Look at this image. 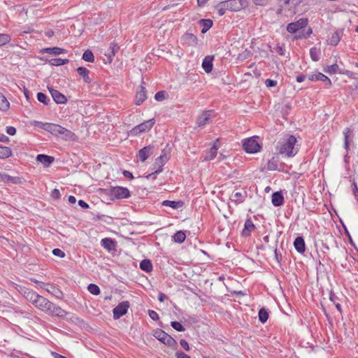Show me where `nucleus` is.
I'll return each instance as SVG.
<instances>
[{"instance_id":"40","label":"nucleus","mask_w":358,"mask_h":358,"mask_svg":"<svg viewBox=\"0 0 358 358\" xmlns=\"http://www.w3.org/2000/svg\"><path fill=\"white\" fill-rule=\"evenodd\" d=\"M232 197H233L232 200L235 203H243L245 199L246 198V194L245 193L243 194L241 192H236L232 194Z\"/></svg>"},{"instance_id":"16","label":"nucleus","mask_w":358,"mask_h":358,"mask_svg":"<svg viewBox=\"0 0 358 358\" xmlns=\"http://www.w3.org/2000/svg\"><path fill=\"white\" fill-rule=\"evenodd\" d=\"M343 35V29H338L336 31L331 33L327 39V42L329 45L336 46L341 41L342 36Z\"/></svg>"},{"instance_id":"58","label":"nucleus","mask_w":358,"mask_h":358,"mask_svg":"<svg viewBox=\"0 0 358 358\" xmlns=\"http://www.w3.org/2000/svg\"><path fill=\"white\" fill-rule=\"evenodd\" d=\"M265 85L267 87H273L277 85V81L271 79H266L265 80Z\"/></svg>"},{"instance_id":"43","label":"nucleus","mask_w":358,"mask_h":358,"mask_svg":"<svg viewBox=\"0 0 358 358\" xmlns=\"http://www.w3.org/2000/svg\"><path fill=\"white\" fill-rule=\"evenodd\" d=\"M320 50L315 47H313L310 50V56L314 62H317L320 59Z\"/></svg>"},{"instance_id":"55","label":"nucleus","mask_w":358,"mask_h":358,"mask_svg":"<svg viewBox=\"0 0 358 358\" xmlns=\"http://www.w3.org/2000/svg\"><path fill=\"white\" fill-rule=\"evenodd\" d=\"M339 73L346 75L348 77L355 79L356 78V73L350 71L349 70H344L342 71H339Z\"/></svg>"},{"instance_id":"61","label":"nucleus","mask_w":358,"mask_h":358,"mask_svg":"<svg viewBox=\"0 0 358 358\" xmlns=\"http://www.w3.org/2000/svg\"><path fill=\"white\" fill-rule=\"evenodd\" d=\"M274 254H275V259L278 263H280L282 261V255L281 253L278 250L277 248L274 250Z\"/></svg>"},{"instance_id":"23","label":"nucleus","mask_w":358,"mask_h":358,"mask_svg":"<svg viewBox=\"0 0 358 358\" xmlns=\"http://www.w3.org/2000/svg\"><path fill=\"white\" fill-rule=\"evenodd\" d=\"M294 246L298 252L303 254L306 250V244L302 236L296 237L294 241Z\"/></svg>"},{"instance_id":"2","label":"nucleus","mask_w":358,"mask_h":358,"mask_svg":"<svg viewBox=\"0 0 358 358\" xmlns=\"http://www.w3.org/2000/svg\"><path fill=\"white\" fill-rule=\"evenodd\" d=\"M51 317H64L68 313L60 306L42 296L36 307Z\"/></svg>"},{"instance_id":"22","label":"nucleus","mask_w":358,"mask_h":358,"mask_svg":"<svg viewBox=\"0 0 358 358\" xmlns=\"http://www.w3.org/2000/svg\"><path fill=\"white\" fill-rule=\"evenodd\" d=\"M120 47L117 43H111L108 50L106 52L105 55L107 57L109 62H111L113 57L118 52Z\"/></svg>"},{"instance_id":"13","label":"nucleus","mask_w":358,"mask_h":358,"mask_svg":"<svg viewBox=\"0 0 358 358\" xmlns=\"http://www.w3.org/2000/svg\"><path fill=\"white\" fill-rule=\"evenodd\" d=\"M48 90L53 99V100L58 104H64L67 101L66 97L59 92L58 90L53 89L52 87H48Z\"/></svg>"},{"instance_id":"7","label":"nucleus","mask_w":358,"mask_h":358,"mask_svg":"<svg viewBox=\"0 0 358 358\" xmlns=\"http://www.w3.org/2000/svg\"><path fill=\"white\" fill-rule=\"evenodd\" d=\"M215 117V112L213 110L203 111L196 118V124L198 127H203L212 122V120Z\"/></svg>"},{"instance_id":"18","label":"nucleus","mask_w":358,"mask_h":358,"mask_svg":"<svg viewBox=\"0 0 358 358\" xmlns=\"http://www.w3.org/2000/svg\"><path fill=\"white\" fill-rule=\"evenodd\" d=\"M153 148L154 146L150 145L141 149L137 155L138 159L143 162H145L152 154Z\"/></svg>"},{"instance_id":"29","label":"nucleus","mask_w":358,"mask_h":358,"mask_svg":"<svg viewBox=\"0 0 358 358\" xmlns=\"http://www.w3.org/2000/svg\"><path fill=\"white\" fill-rule=\"evenodd\" d=\"M101 246L108 251L114 250L116 246L115 241L110 238H103L101 241Z\"/></svg>"},{"instance_id":"3","label":"nucleus","mask_w":358,"mask_h":358,"mask_svg":"<svg viewBox=\"0 0 358 358\" xmlns=\"http://www.w3.org/2000/svg\"><path fill=\"white\" fill-rule=\"evenodd\" d=\"M248 6V0H227L222 1L215 6L219 16L225 14L227 10L237 12Z\"/></svg>"},{"instance_id":"21","label":"nucleus","mask_w":358,"mask_h":358,"mask_svg":"<svg viewBox=\"0 0 358 358\" xmlns=\"http://www.w3.org/2000/svg\"><path fill=\"white\" fill-rule=\"evenodd\" d=\"M272 204L275 207L281 206L284 203V196L281 192H275L272 194Z\"/></svg>"},{"instance_id":"26","label":"nucleus","mask_w":358,"mask_h":358,"mask_svg":"<svg viewBox=\"0 0 358 358\" xmlns=\"http://www.w3.org/2000/svg\"><path fill=\"white\" fill-rule=\"evenodd\" d=\"M42 53H48L53 55H59L66 52V50L64 48L59 47L46 48L41 50Z\"/></svg>"},{"instance_id":"30","label":"nucleus","mask_w":358,"mask_h":358,"mask_svg":"<svg viewBox=\"0 0 358 358\" xmlns=\"http://www.w3.org/2000/svg\"><path fill=\"white\" fill-rule=\"evenodd\" d=\"M162 205L164 206H169L172 208L173 209H178L182 208L184 205V202L182 201H169L164 200L162 201Z\"/></svg>"},{"instance_id":"4","label":"nucleus","mask_w":358,"mask_h":358,"mask_svg":"<svg viewBox=\"0 0 358 358\" xmlns=\"http://www.w3.org/2000/svg\"><path fill=\"white\" fill-rule=\"evenodd\" d=\"M155 124V119L151 118L150 120H145L143 122L136 125L134 128H132L129 132V135L131 136H137L141 135L143 133H145L149 131L152 127Z\"/></svg>"},{"instance_id":"34","label":"nucleus","mask_w":358,"mask_h":358,"mask_svg":"<svg viewBox=\"0 0 358 358\" xmlns=\"http://www.w3.org/2000/svg\"><path fill=\"white\" fill-rule=\"evenodd\" d=\"M169 157L164 150L162 151L161 155L156 159L155 166H158V168H162L165 163L168 161Z\"/></svg>"},{"instance_id":"57","label":"nucleus","mask_w":358,"mask_h":358,"mask_svg":"<svg viewBox=\"0 0 358 358\" xmlns=\"http://www.w3.org/2000/svg\"><path fill=\"white\" fill-rule=\"evenodd\" d=\"M148 315L152 320H155V321H157L159 319L158 313L156 311L152 310H148Z\"/></svg>"},{"instance_id":"52","label":"nucleus","mask_w":358,"mask_h":358,"mask_svg":"<svg viewBox=\"0 0 358 358\" xmlns=\"http://www.w3.org/2000/svg\"><path fill=\"white\" fill-rule=\"evenodd\" d=\"M163 171L162 168H157L154 172L146 176V178L155 180L157 176Z\"/></svg>"},{"instance_id":"64","label":"nucleus","mask_w":358,"mask_h":358,"mask_svg":"<svg viewBox=\"0 0 358 358\" xmlns=\"http://www.w3.org/2000/svg\"><path fill=\"white\" fill-rule=\"evenodd\" d=\"M176 358H191L189 355L182 351H177L176 352Z\"/></svg>"},{"instance_id":"63","label":"nucleus","mask_w":358,"mask_h":358,"mask_svg":"<svg viewBox=\"0 0 358 358\" xmlns=\"http://www.w3.org/2000/svg\"><path fill=\"white\" fill-rule=\"evenodd\" d=\"M180 344L181 345V347L185 350L186 351H189V344L188 343L184 340V339H181L180 341Z\"/></svg>"},{"instance_id":"49","label":"nucleus","mask_w":358,"mask_h":358,"mask_svg":"<svg viewBox=\"0 0 358 358\" xmlns=\"http://www.w3.org/2000/svg\"><path fill=\"white\" fill-rule=\"evenodd\" d=\"M37 99L45 105H48V103L50 102L48 97L43 92H38L37 94Z\"/></svg>"},{"instance_id":"59","label":"nucleus","mask_w":358,"mask_h":358,"mask_svg":"<svg viewBox=\"0 0 358 358\" xmlns=\"http://www.w3.org/2000/svg\"><path fill=\"white\" fill-rule=\"evenodd\" d=\"M63 129V127L59 125V124H57L55 128L54 129V131L52 132V135L55 136H60V133L62 131Z\"/></svg>"},{"instance_id":"12","label":"nucleus","mask_w":358,"mask_h":358,"mask_svg":"<svg viewBox=\"0 0 358 358\" xmlns=\"http://www.w3.org/2000/svg\"><path fill=\"white\" fill-rule=\"evenodd\" d=\"M181 41L184 45L192 47L196 46L198 43L197 36L189 32H186L182 36Z\"/></svg>"},{"instance_id":"37","label":"nucleus","mask_w":358,"mask_h":358,"mask_svg":"<svg viewBox=\"0 0 358 358\" xmlns=\"http://www.w3.org/2000/svg\"><path fill=\"white\" fill-rule=\"evenodd\" d=\"M60 136L64 140H74L76 138V134L71 131L63 127Z\"/></svg>"},{"instance_id":"45","label":"nucleus","mask_w":358,"mask_h":358,"mask_svg":"<svg viewBox=\"0 0 358 358\" xmlns=\"http://www.w3.org/2000/svg\"><path fill=\"white\" fill-rule=\"evenodd\" d=\"M82 59L88 62H94V56L93 52L90 50H87L83 54Z\"/></svg>"},{"instance_id":"33","label":"nucleus","mask_w":358,"mask_h":358,"mask_svg":"<svg viewBox=\"0 0 358 358\" xmlns=\"http://www.w3.org/2000/svg\"><path fill=\"white\" fill-rule=\"evenodd\" d=\"M199 24L202 26L201 33L205 34L213 26V21L210 19H201L199 20Z\"/></svg>"},{"instance_id":"54","label":"nucleus","mask_w":358,"mask_h":358,"mask_svg":"<svg viewBox=\"0 0 358 358\" xmlns=\"http://www.w3.org/2000/svg\"><path fill=\"white\" fill-rule=\"evenodd\" d=\"M56 125V124L45 122L44 125V127H45V131H47L48 132L52 134Z\"/></svg>"},{"instance_id":"9","label":"nucleus","mask_w":358,"mask_h":358,"mask_svg":"<svg viewBox=\"0 0 358 358\" xmlns=\"http://www.w3.org/2000/svg\"><path fill=\"white\" fill-rule=\"evenodd\" d=\"M243 147L244 150L248 153H256L260 151L261 146L258 142L252 138H246L243 141Z\"/></svg>"},{"instance_id":"28","label":"nucleus","mask_w":358,"mask_h":358,"mask_svg":"<svg viewBox=\"0 0 358 358\" xmlns=\"http://www.w3.org/2000/svg\"><path fill=\"white\" fill-rule=\"evenodd\" d=\"M36 160L43 165L48 166L50 165L55 160L53 157L48 156L43 154H39L36 157Z\"/></svg>"},{"instance_id":"5","label":"nucleus","mask_w":358,"mask_h":358,"mask_svg":"<svg viewBox=\"0 0 358 358\" xmlns=\"http://www.w3.org/2000/svg\"><path fill=\"white\" fill-rule=\"evenodd\" d=\"M19 292L26 299V300L31 303L35 307H36L38 301L43 296L38 294L34 291L24 287H20Z\"/></svg>"},{"instance_id":"17","label":"nucleus","mask_w":358,"mask_h":358,"mask_svg":"<svg viewBox=\"0 0 358 358\" xmlns=\"http://www.w3.org/2000/svg\"><path fill=\"white\" fill-rule=\"evenodd\" d=\"M309 80L311 81H322L325 83V86L328 89L330 88L332 85L331 80L327 76L322 73H317L310 75L309 76Z\"/></svg>"},{"instance_id":"14","label":"nucleus","mask_w":358,"mask_h":358,"mask_svg":"<svg viewBox=\"0 0 358 358\" xmlns=\"http://www.w3.org/2000/svg\"><path fill=\"white\" fill-rule=\"evenodd\" d=\"M0 182L6 184H21L22 178L16 176H11L5 173H0Z\"/></svg>"},{"instance_id":"50","label":"nucleus","mask_w":358,"mask_h":358,"mask_svg":"<svg viewBox=\"0 0 358 358\" xmlns=\"http://www.w3.org/2000/svg\"><path fill=\"white\" fill-rule=\"evenodd\" d=\"M171 326L174 329H176L178 331H184L185 330V329L183 327V325L180 322H178V321H173V322H171Z\"/></svg>"},{"instance_id":"42","label":"nucleus","mask_w":358,"mask_h":358,"mask_svg":"<svg viewBox=\"0 0 358 358\" xmlns=\"http://www.w3.org/2000/svg\"><path fill=\"white\" fill-rule=\"evenodd\" d=\"M186 235L184 231H178L173 236V240L176 243H182L185 241Z\"/></svg>"},{"instance_id":"44","label":"nucleus","mask_w":358,"mask_h":358,"mask_svg":"<svg viewBox=\"0 0 358 358\" xmlns=\"http://www.w3.org/2000/svg\"><path fill=\"white\" fill-rule=\"evenodd\" d=\"M324 71L329 74H333L338 73L339 71H342V70H340L339 66L336 64H334L330 66H327L324 69Z\"/></svg>"},{"instance_id":"39","label":"nucleus","mask_w":358,"mask_h":358,"mask_svg":"<svg viewBox=\"0 0 358 358\" xmlns=\"http://www.w3.org/2000/svg\"><path fill=\"white\" fill-rule=\"evenodd\" d=\"M10 103L5 96L0 93V110L2 111H7L9 109Z\"/></svg>"},{"instance_id":"35","label":"nucleus","mask_w":358,"mask_h":358,"mask_svg":"<svg viewBox=\"0 0 358 358\" xmlns=\"http://www.w3.org/2000/svg\"><path fill=\"white\" fill-rule=\"evenodd\" d=\"M12 155V150L9 147L0 145V159H6Z\"/></svg>"},{"instance_id":"32","label":"nucleus","mask_w":358,"mask_h":358,"mask_svg":"<svg viewBox=\"0 0 358 358\" xmlns=\"http://www.w3.org/2000/svg\"><path fill=\"white\" fill-rule=\"evenodd\" d=\"M140 268L146 273L151 272L153 268L151 261L148 259L142 260L140 263Z\"/></svg>"},{"instance_id":"25","label":"nucleus","mask_w":358,"mask_h":358,"mask_svg":"<svg viewBox=\"0 0 358 358\" xmlns=\"http://www.w3.org/2000/svg\"><path fill=\"white\" fill-rule=\"evenodd\" d=\"M147 99L146 90L143 85H141L140 90L136 95V104L139 106Z\"/></svg>"},{"instance_id":"27","label":"nucleus","mask_w":358,"mask_h":358,"mask_svg":"<svg viewBox=\"0 0 358 358\" xmlns=\"http://www.w3.org/2000/svg\"><path fill=\"white\" fill-rule=\"evenodd\" d=\"M213 56H206L202 62V67L206 73H210L213 70Z\"/></svg>"},{"instance_id":"47","label":"nucleus","mask_w":358,"mask_h":358,"mask_svg":"<svg viewBox=\"0 0 358 358\" xmlns=\"http://www.w3.org/2000/svg\"><path fill=\"white\" fill-rule=\"evenodd\" d=\"M87 289L93 295H99L100 294V288L98 285L91 283L88 285Z\"/></svg>"},{"instance_id":"20","label":"nucleus","mask_w":358,"mask_h":358,"mask_svg":"<svg viewBox=\"0 0 358 358\" xmlns=\"http://www.w3.org/2000/svg\"><path fill=\"white\" fill-rule=\"evenodd\" d=\"M255 228V227L252 220L250 218L247 219L244 224V229L241 233L242 236L245 237L250 236Z\"/></svg>"},{"instance_id":"10","label":"nucleus","mask_w":358,"mask_h":358,"mask_svg":"<svg viewBox=\"0 0 358 358\" xmlns=\"http://www.w3.org/2000/svg\"><path fill=\"white\" fill-rule=\"evenodd\" d=\"M110 195L117 199H121L129 197L130 192L127 187L117 186L110 189Z\"/></svg>"},{"instance_id":"15","label":"nucleus","mask_w":358,"mask_h":358,"mask_svg":"<svg viewBox=\"0 0 358 358\" xmlns=\"http://www.w3.org/2000/svg\"><path fill=\"white\" fill-rule=\"evenodd\" d=\"M285 164L280 162L278 157H273L267 163V169L269 171H282Z\"/></svg>"},{"instance_id":"41","label":"nucleus","mask_w":358,"mask_h":358,"mask_svg":"<svg viewBox=\"0 0 358 358\" xmlns=\"http://www.w3.org/2000/svg\"><path fill=\"white\" fill-rule=\"evenodd\" d=\"M69 60L68 59L55 58L48 60V63L52 66H62L68 64Z\"/></svg>"},{"instance_id":"48","label":"nucleus","mask_w":358,"mask_h":358,"mask_svg":"<svg viewBox=\"0 0 358 358\" xmlns=\"http://www.w3.org/2000/svg\"><path fill=\"white\" fill-rule=\"evenodd\" d=\"M11 40V38L9 34H0V46H3L7 43H8Z\"/></svg>"},{"instance_id":"36","label":"nucleus","mask_w":358,"mask_h":358,"mask_svg":"<svg viewBox=\"0 0 358 358\" xmlns=\"http://www.w3.org/2000/svg\"><path fill=\"white\" fill-rule=\"evenodd\" d=\"M344 135V148L347 152L350 150V137L352 135V131L350 128L347 127L343 131Z\"/></svg>"},{"instance_id":"24","label":"nucleus","mask_w":358,"mask_h":358,"mask_svg":"<svg viewBox=\"0 0 358 358\" xmlns=\"http://www.w3.org/2000/svg\"><path fill=\"white\" fill-rule=\"evenodd\" d=\"M45 291L59 299H62L64 296L61 289L53 285H48L47 288H45Z\"/></svg>"},{"instance_id":"51","label":"nucleus","mask_w":358,"mask_h":358,"mask_svg":"<svg viewBox=\"0 0 358 358\" xmlns=\"http://www.w3.org/2000/svg\"><path fill=\"white\" fill-rule=\"evenodd\" d=\"M166 98V92L165 91H159L155 95V99L157 101H162Z\"/></svg>"},{"instance_id":"8","label":"nucleus","mask_w":358,"mask_h":358,"mask_svg":"<svg viewBox=\"0 0 358 358\" xmlns=\"http://www.w3.org/2000/svg\"><path fill=\"white\" fill-rule=\"evenodd\" d=\"M308 23V20L306 17L300 18L299 20L290 22L287 26V31L290 34H295L298 31L305 28Z\"/></svg>"},{"instance_id":"56","label":"nucleus","mask_w":358,"mask_h":358,"mask_svg":"<svg viewBox=\"0 0 358 358\" xmlns=\"http://www.w3.org/2000/svg\"><path fill=\"white\" fill-rule=\"evenodd\" d=\"M52 254L55 255V256H57V257H59L60 258H63L65 257V253L64 251H62V250L59 249V248H55L53 250H52Z\"/></svg>"},{"instance_id":"6","label":"nucleus","mask_w":358,"mask_h":358,"mask_svg":"<svg viewBox=\"0 0 358 358\" xmlns=\"http://www.w3.org/2000/svg\"><path fill=\"white\" fill-rule=\"evenodd\" d=\"M153 336L167 346L173 347L177 345L176 341L170 335L162 329H156Z\"/></svg>"},{"instance_id":"1","label":"nucleus","mask_w":358,"mask_h":358,"mask_svg":"<svg viewBox=\"0 0 358 358\" xmlns=\"http://www.w3.org/2000/svg\"><path fill=\"white\" fill-rule=\"evenodd\" d=\"M296 138L291 134H285L276 144V151L279 155L287 157H294L299 150V145H296Z\"/></svg>"},{"instance_id":"38","label":"nucleus","mask_w":358,"mask_h":358,"mask_svg":"<svg viewBox=\"0 0 358 358\" xmlns=\"http://www.w3.org/2000/svg\"><path fill=\"white\" fill-rule=\"evenodd\" d=\"M268 311L265 308H262L258 313V317L260 322L264 324L268 319Z\"/></svg>"},{"instance_id":"53","label":"nucleus","mask_w":358,"mask_h":358,"mask_svg":"<svg viewBox=\"0 0 358 358\" xmlns=\"http://www.w3.org/2000/svg\"><path fill=\"white\" fill-rule=\"evenodd\" d=\"M313 33V29L312 28L309 27L306 32L305 34H299V36H296L295 38L296 39H299V38H308L310 34Z\"/></svg>"},{"instance_id":"19","label":"nucleus","mask_w":358,"mask_h":358,"mask_svg":"<svg viewBox=\"0 0 358 358\" xmlns=\"http://www.w3.org/2000/svg\"><path fill=\"white\" fill-rule=\"evenodd\" d=\"M218 148L219 146L215 143L209 150H206L203 155V160L210 161L213 159L217 155Z\"/></svg>"},{"instance_id":"31","label":"nucleus","mask_w":358,"mask_h":358,"mask_svg":"<svg viewBox=\"0 0 358 358\" xmlns=\"http://www.w3.org/2000/svg\"><path fill=\"white\" fill-rule=\"evenodd\" d=\"M77 72L83 78L85 83H90L92 82L89 76L90 71L87 68L80 66L77 69Z\"/></svg>"},{"instance_id":"46","label":"nucleus","mask_w":358,"mask_h":358,"mask_svg":"<svg viewBox=\"0 0 358 358\" xmlns=\"http://www.w3.org/2000/svg\"><path fill=\"white\" fill-rule=\"evenodd\" d=\"M338 297L332 292L329 294V300L334 303L336 309L340 313H342L341 306L339 303L337 302Z\"/></svg>"},{"instance_id":"11","label":"nucleus","mask_w":358,"mask_h":358,"mask_svg":"<svg viewBox=\"0 0 358 358\" xmlns=\"http://www.w3.org/2000/svg\"><path fill=\"white\" fill-rule=\"evenodd\" d=\"M129 302L128 301H122L113 310V318L115 320L120 319L122 316L124 315L129 308Z\"/></svg>"},{"instance_id":"62","label":"nucleus","mask_w":358,"mask_h":358,"mask_svg":"<svg viewBox=\"0 0 358 358\" xmlns=\"http://www.w3.org/2000/svg\"><path fill=\"white\" fill-rule=\"evenodd\" d=\"M51 196L53 199H59L61 197L59 190L57 189H54L52 192Z\"/></svg>"},{"instance_id":"60","label":"nucleus","mask_w":358,"mask_h":358,"mask_svg":"<svg viewBox=\"0 0 358 358\" xmlns=\"http://www.w3.org/2000/svg\"><path fill=\"white\" fill-rule=\"evenodd\" d=\"M6 133L10 136H14L16 134V129L14 127H7Z\"/></svg>"}]
</instances>
